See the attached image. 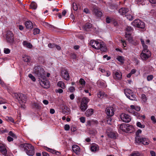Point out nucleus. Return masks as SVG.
I'll list each match as a JSON object with an SVG mask.
<instances>
[{
  "mask_svg": "<svg viewBox=\"0 0 156 156\" xmlns=\"http://www.w3.org/2000/svg\"><path fill=\"white\" fill-rule=\"evenodd\" d=\"M133 28L131 27L128 26L126 29V32L125 34V37L126 38V40L128 41L133 44L136 45L138 44V42L137 41L133 39V37L132 36L131 32L133 30Z\"/></svg>",
  "mask_w": 156,
  "mask_h": 156,
  "instance_id": "nucleus-1",
  "label": "nucleus"
},
{
  "mask_svg": "<svg viewBox=\"0 0 156 156\" xmlns=\"http://www.w3.org/2000/svg\"><path fill=\"white\" fill-rule=\"evenodd\" d=\"M90 45L95 49H100L102 51H105L107 48L105 44L103 42H99L94 40H91L90 42Z\"/></svg>",
  "mask_w": 156,
  "mask_h": 156,
  "instance_id": "nucleus-2",
  "label": "nucleus"
},
{
  "mask_svg": "<svg viewBox=\"0 0 156 156\" xmlns=\"http://www.w3.org/2000/svg\"><path fill=\"white\" fill-rule=\"evenodd\" d=\"M20 147L24 149L26 154L29 156H33L34 154V147L31 144H23L20 145Z\"/></svg>",
  "mask_w": 156,
  "mask_h": 156,
  "instance_id": "nucleus-3",
  "label": "nucleus"
},
{
  "mask_svg": "<svg viewBox=\"0 0 156 156\" xmlns=\"http://www.w3.org/2000/svg\"><path fill=\"white\" fill-rule=\"evenodd\" d=\"M13 97L20 105L25 104L27 101V98L25 95L22 93H15Z\"/></svg>",
  "mask_w": 156,
  "mask_h": 156,
  "instance_id": "nucleus-4",
  "label": "nucleus"
},
{
  "mask_svg": "<svg viewBox=\"0 0 156 156\" xmlns=\"http://www.w3.org/2000/svg\"><path fill=\"white\" fill-rule=\"evenodd\" d=\"M33 71L35 75L40 78H43L45 76V74L44 69L40 66H35Z\"/></svg>",
  "mask_w": 156,
  "mask_h": 156,
  "instance_id": "nucleus-5",
  "label": "nucleus"
},
{
  "mask_svg": "<svg viewBox=\"0 0 156 156\" xmlns=\"http://www.w3.org/2000/svg\"><path fill=\"white\" fill-rule=\"evenodd\" d=\"M135 140L138 144L141 143L144 145H147L149 144V140L146 138L141 136H137L135 138Z\"/></svg>",
  "mask_w": 156,
  "mask_h": 156,
  "instance_id": "nucleus-6",
  "label": "nucleus"
},
{
  "mask_svg": "<svg viewBox=\"0 0 156 156\" xmlns=\"http://www.w3.org/2000/svg\"><path fill=\"white\" fill-rule=\"evenodd\" d=\"M90 99L84 97L82 99L80 105V109L83 112L85 111L88 107L87 103Z\"/></svg>",
  "mask_w": 156,
  "mask_h": 156,
  "instance_id": "nucleus-7",
  "label": "nucleus"
},
{
  "mask_svg": "<svg viewBox=\"0 0 156 156\" xmlns=\"http://www.w3.org/2000/svg\"><path fill=\"white\" fill-rule=\"evenodd\" d=\"M131 25L135 27L141 29H144L145 27L144 23L141 21L139 19L134 20L131 23Z\"/></svg>",
  "mask_w": 156,
  "mask_h": 156,
  "instance_id": "nucleus-8",
  "label": "nucleus"
},
{
  "mask_svg": "<svg viewBox=\"0 0 156 156\" xmlns=\"http://www.w3.org/2000/svg\"><path fill=\"white\" fill-rule=\"evenodd\" d=\"M124 91L125 95L129 99L131 100H136V95L130 90L129 89H126L124 90Z\"/></svg>",
  "mask_w": 156,
  "mask_h": 156,
  "instance_id": "nucleus-9",
  "label": "nucleus"
},
{
  "mask_svg": "<svg viewBox=\"0 0 156 156\" xmlns=\"http://www.w3.org/2000/svg\"><path fill=\"white\" fill-rule=\"evenodd\" d=\"M151 55V52L149 50H143L140 57L143 60H146Z\"/></svg>",
  "mask_w": 156,
  "mask_h": 156,
  "instance_id": "nucleus-10",
  "label": "nucleus"
},
{
  "mask_svg": "<svg viewBox=\"0 0 156 156\" xmlns=\"http://www.w3.org/2000/svg\"><path fill=\"white\" fill-rule=\"evenodd\" d=\"M13 34L11 31H8L6 35L7 41L9 43H13L14 41Z\"/></svg>",
  "mask_w": 156,
  "mask_h": 156,
  "instance_id": "nucleus-11",
  "label": "nucleus"
},
{
  "mask_svg": "<svg viewBox=\"0 0 156 156\" xmlns=\"http://www.w3.org/2000/svg\"><path fill=\"white\" fill-rule=\"evenodd\" d=\"M127 11V10H118V12L120 13L121 15H125V16L129 20H132L134 19V16L128 13V11Z\"/></svg>",
  "mask_w": 156,
  "mask_h": 156,
  "instance_id": "nucleus-12",
  "label": "nucleus"
},
{
  "mask_svg": "<svg viewBox=\"0 0 156 156\" xmlns=\"http://www.w3.org/2000/svg\"><path fill=\"white\" fill-rule=\"evenodd\" d=\"M60 76L62 78L66 80H69V76L66 69H64L61 70Z\"/></svg>",
  "mask_w": 156,
  "mask_h": 156,
  "instance_id": "nucleus-13",
  "label": "nucleus"
},
{
  "mask_svg": "<svg viewBox=\"0 0 156 156\" xmlns=\"http://www.w3.org/2000/svg\"><path fill=\"white\" fill-rule=\"evenodd\" d=\"M121 120L125 122H129L131 120L130 116L128 115L122 113L120 115Z\"/></svg>",
  "mask_w": 156,
  "mask_h": 156,
  "instance_id": "nucleus-14",
  "label": "nucleus"
},
{
  "mask_svg": "<svg viewBox=\"0 0 156 156\" xmlns=\"http://www.w3.org/2000/svg\"><path fill=\"white\" fill-rule=\"evenodd\" d=\"M113 78L116 80H120L122 78V74L119 71H114L113 73Z\"/></svg>",
  "mask_w": 156,
  "mask_h": 156,
  "instance_id": "nucleus-15",
  "label": "nucleus"
},
{
  "mask_svg": "<svg viewBox=\"0 0 156 156\" xmlns=\"http://www.w3.org/2000/svg\"><path fill=\"white\" fill-rule=\"evenodd\" d=\"M105 111L107 116H112L114 114V110L112 107H107Z\"/></svg>",
  "mask_w": 156,
  "mask_h": 156,
  "instance_id": "nucleus-16",
  "label": "nucleus"
},
{
  "mask_svg": "<svg viewBox=\"0 0 156 156\" xmlns=\"http://www.w3.org/2000/svg\"><path fill=\"white\" fill-rule=\"evenodd\" d=\"M72 150L73 152L76 154L79 155L80 151L79 146L77 145H74L72 146Z\"/></svg>",
  "mask_w": 156,
  "mask_h": 156,
  "instance_id": "nucleus-17",
  "label": "nucleus"
},
{
  "mask_svg": "<svg viewBox=\"0 0 156 156\" xmlns=\"http://www.w3.org/2000/svg\"><path fill=\"white\" fill-rule=\"evenodd\" d=\"M41 85L44 88H48L49 87L50 84L47 80H41L40 82Z\"/></svg>",
  "mask_w": 156,
  "mask_h": 156,
  "instance_id": "nucleus-18",
  "label": "nucleus"
},
{
  "mask_svg": "<svg viewBox=\"0 0 156 156\" xmlns=\"http://www.w3.org/2000/svg\"><path fill=\"white\" fill-rule=\"evenodd\" d=\"M25 24L27 28L32 29L33 28V24L30 21H27L25 22Z\"/></svg>",
  "mask_w": 156,
  "mask_h": 156,
  "instance_id": "nucleus-19",
  "label": "nucleus"
},
{
  "mask_svg": "<svg viewBox=\"0 0 156 156\" xmlns=\"http://www.w3.org/2000/svg\"><path fill=\"white\" fill-rule=\"evenodd\" d=\"M0 151L4 155H5L7 153V150L5 146L2 143H0Z\"/></svg>",
  "mask_w": 156,
  "mask_h": 156,
  "instance_id": "nucleus-20",
  "label": "nucleus"
},
{
  "mask_svg": "<svg viewBox=\"0 0 156 156\" xmlns=\"http://www.w3.org/2000/svg\"><path fill=\"white\" fill-rule=\"evenodd\" d=\"M127 125L126 127V132L132 133L134 131V128L133 126L129 125L128 124H127Z\"/></svg>",
  "mask_w": 156,
  "mask_h": 156,
  "instance_id": "nucleus-21",
  "label": "nucleus"
},
{
  "mask_svg": "<svg viewBox=\"0 0 156 156\" xmlns=\"http://www.w3.org/2000/svg\"><path fill=\"white\" fill-rule=\"evenodd\" d=\"M99 70L102 73L103 75L107 76H109L111 75V73L108 71H106L105 69L100 68Z\"/></svg>",
  "mask_w": 156,
  "mask_h": 156,
  "instance_id": "nucleus-22",
  "label": "nucleus"
},
{
  "mask_svg": "<svg viewBox=\"0 0 156 156\" xmlns=\"http://www.w3.org/2000/svg\"><path fill=\"white\" fill-rule=\"evenodd\" d=\"M23 44L24 46L29 48H31L33 47L32 45L30 43L26 41H23Z\"/></svg>",
  "mask_w": 156,
  "mask_h": 156,
  "instance_id": "nucleus-23",
  "label": "nucleus"
},
{
  "mask_svg": "<svg viewBox=\"0 0 156 156\" xmlns=\"http://www.w3.org/2000/svg\"><path fill=\"white\" fill-rule=\"evenodd\" d=\"M99 149L98 146L96 144L92 145L90 147V150L92 152H95Z\"/></svg>",
  "mask_w": 156,
  "mask_h": 156,
  "instance_id": "nucleus-24",
  "label": "nucleus"
},
{
  "mask_svg": "<svg viewBox=\"0 0 156 156\" xmlns=\"http://www.w3.org/2000/svg\"><path fill=\"white\" fill-rule=\"evenodd\" d=\"M62 113L64 114H69L70 113V109L67 107H65L62 110Z\"/></svg>",
  "mask_w": 156,
  "mask_h": 156,
  "instance_id": "nucleus-25",
  "label": "nucleus"
},
{
  "mask_svg": "<svg viewBox=\"0 0 156 156\" xmlns=\"http://www.w3.org/2000/svg\"><path fill=\"white\" fill-rule=\"evenodd\" d=\"M93 13L94 15L97 17H101L102 15V12L100 10H93Z\"/></svg>",
  "mask_w": 156,
  "mask_h": 156,
  "instance_id": "nucleus-26",
  "label": "nucleus"
},
{
  "mask_svg": "<svg viewBox=\"0 0 156 156\" xmlns=\"http://www.w3.org/2000/svg\"><path fill=\"white\" fill-rule=\"evenodd\" d=\"M127 125V124L125 123H123L119 125V128L123 131L126 132V127Z\"/></svg>",
  "mask_w": 156,
  "mask_h": 156,
  "instance_id": "nucleus-27",
  "label": "nucleus"
},
{
  "mask_svg": "<svg viewBox=\"0 0 156 156\" xmlns=\"http://www.w3.org/2000/svg\"><path fill=\"white\" fill-rule=\"evenodd\" d=\"M93 113V110L92 109H89L86 111L85 113L87 117H90Z\"/></svg>",
  "mask_w": 156,
  "mask_h": 156,
  "instance_id": "nucleus-28",
  "label": "nucleus"
},
{
  "mask_svg": "<svg viewBox=\"0 0 156 156\" xmlns=\"http://www.w3.org/2000/svg\"><path fill=\"white\" fill-rule=\"evenodd\" d=\"M97 84L98 86L100 87H105L106 86L105 83L101 81H98Z\"/></svg>",
  "mask_w": 156,
  "mask_h": 156,
  "instance_id": "nucleus-29",
  "label": "nucleus"
},
{
  "mask_svg": "<svg viewBox=\"0 0 156 156\" xmlns=\"http://www.w3.org/2000/svg\"><path fill=\"white\" fill-rule=\"evenodd\" d=\"M37 5L34 2H32L30 5V8L32 9H35L37 8Z\"/></svg>",
  "mask_w": 156,
  "mask_h": 156,
  "instance_id": "nucleus-30",
  "label": "nucleus"
},
{
  "mask_svg": "<svg viewBox=\"0 0 156 156\" xmlns=\"http://www.w3.org/2000/svg\"><path fill=\"white\" fill-rule=\"evenodd\" d=\"M108 135L109 137L111 138H115L116 137V133L112 132L108 133Z\"/></svg>",
  "mask_w": 156,
  "mask_h": 156,
  "instance_id": "nucleus-31",
  "label": "nucleus"
},
{
  "mask_svg": "<svg viewBox=\"0 0 156 156\" xmlns=\"http://www.w3.org/2000/svg\"><path fill=\"white\" fill-rule=\"evenodd\" d=\"M57 85L62 89L65 88V85L64 83L62 81H59L57 83Z\"/></svg>",
  "mask_w": 156,
  "mask_h": 156,
  "instance_id": "nucleus-32",
  "label": "nucleus"
},
{
  "mask_svg": "<svg viewBox=\"0 0 156 156\" xmlns=\"http://www.w3.org/2000/svg\"><path fill=\"white\" fill-rule=\"evenodd\" d=\"M66 13V10H63L62 13H57V15L59 19H61L62 18V16H65Z\"/></svg>",
  "mask_w": 156,
  "mask_h": 156,
  "instance_id": "nucleus-33",
  "label": "nucleus"
},
{
  "mask_svg": "<svg viewBox=\"0 0 156 156\" xmlns=\"http://www.w3.org/2000/svg\"><path fill=\"white\" fill-rule=\"evenodd\" d=\"M92 27V25L90 23H86L83 26L84 29L87 30V29H90Z\"/></svg>",
  "mask_w": 156,
  "mask_h": 156,
  "instance_id": "nucleus-34",
  "label": "nucleus"
},
{
  "mask_svg": "<svg viewBox=\"0 0 156 156\" xmlns=\"http://www.w3.org/2000/svg\"><path fill=\"white\" fill-rule=\"evenodd\" d=\"M23 60L26 62H29L30 61V58L28 56H25L23 57Z\"/></svg>",
  "mask_w": 156,
  "mask_h": 156,
  "instance_id": "nucleus-35",
  "label": "nucleus"
},
{
  "mask_svg": "<svg viewBox=\"0 0 156 156\" xmlns=\"http://www.w3.org/2000/svg\"><path fill=\"white\" fill-rule=\"evenodd\" d=\"M117 59L122 63H123L124 59L123 57L121 56H118L117 58Z\"/></svg>",
  "mask_w": 156,
  "mask_h": 156,
  "instance_id": "nucleus-36",
  "label": "nucleus"
},
{
  "mask_svg": "<svg viewBox=\"0 0 156 156\" xmlns=\"http://www.w3.org/2000/svg\"><path fill=\"white\" fill-rule=\"evenodd\" d=\"M135 3L139 5L141 4L142 5L145 4V2L144 0H135Z\"/></svg>",
  "mask_w": 156,
  "mask_h": 156,
  "instance_id": "nucleus-37",
  "label": "nucleus"
},
{
  "mask_svg": "<svg viewBox=\"0 0 156 156\" xmlns=\"http://www.w3.org/2000/svg\"><path fill=\"white\" fill-rule=\"evenodd\" d=\"M130 107L131 108V109L132 110L134 109L137 111H139L140 110V108L137 106H135L133 105H131L130 106Z\"/></svg>",
  "mask_w": 156,
  "mask_h": 156,
  "instance_id": "nucleus-38",
  "label": "nucleus"
},
{
  "mask_svg": "<svg viewBox=\"0 0 156 156\" xmlns=\"http://www.w3.org/2000/svg\"><path fill=\"white\" fill-rule=\"evenodd\" d=\"M130 156H142L141 154L138 151H134L130 154Z\"/></svg>",
  "mask_w": 156,
  "mask_h": 156,
  "instance_id": "nucleus-39",
  "label": "nucleus"
},
{
  "mask_svg": "<svg viewBox=\"0 0 156 156\" xmlns=\"http://www.w3.org/2000/svg\"><path fill=\"white\" fill-rule=\"evenodd\" d=\"M141 97L142 101L144 103H145L147 101V98L146 95L144 94H142L141 95Z\"/></svg>",
  "mask_w": 156,
  "mask_h": 156,
  "instance_id": "nucleus-40",
  "label": "nucleus"
},
{
  "mask_svg": "<svg viewBox=\"0 0 156 156\" xmlns=\"http://www.w3.org/2000/svg\"><path fill=\"white\" fill-rule=\"evenodd\" d=\"M6 119L8 121L12 123H14V119L11 117L7 116L6 118Z\"/></svg>",
  "mask_w": 156,
  "mask_h": 156,
  "instance_id": "nucleus-41",
  "label": "nucleus"
},
{
  "mask_svg": "<svg viewBox=\"0 0 156 156\" xmlns=\"http://www.w3.org/2000/svg\"><path fill=\"white\" fill-rule=\"evenodd\" d=\"M79 83L83 86H84L86 82L83 79L80 78L79 80Z\"/></svg>",
  "mask_w": 156,
  "mask_h": 156,
  "instance_id": "nucleus-42",
  "label": "nucleus"
},
{
  "mask_svg": "<svg viewBox=\"0 0 156 156\" xmlns=\"http://www.w3.org/2000/svg\"><path fill=\"white\" fill-rule=\"evenodd\" d=\"M40 32V30L38 28H35L34 30L33 34L35 35L39 34Z\"/></svg>",
  "mask_w": 156,
  "mask_h": 156,
  "instance_id": "nucleus-43",
  "label": "nucleus"
},
{
  "mask_svg": "<svg viewBox=\"0 0 156 156\" xmlns=\"http://www.w3.org/2000/svg\"><path fill=\"white\" fill-rule=\"evenodd\" d=\"M136 125L137 126L140 128H144L145 127L144 125L141 124L140 122H139L136 123Z\"/></svg>",
  "mask_w": 156,
  "mask_h": 156,
  "instance_id": "nucleus-44",
  "label": "nucleus"
},
{
  "mask_svg": "<svg viewBox=\"0 0 156 156\" xmlns=\"http://www.w3.org/2000/svg\"><path fill=\"white\" fill-rule=\"evenodd\" d=\"M130 112L135 116H138L139 115V114L137 112H134L132 109H130Z\"/></svg>",
  "mask_w": 156,
  "mask_h": 156,
  "instance_id": "nucleus-45",
  "label": "nucleus"
},
{
  "mask_svg": "<svg viewBox=\"0 0 156 156\" xmlns=\"http://www.w3.org/2000/svg\"><path fill=\"white\" fill-rule=\"evenodd\" d=\"M104 93L101 91H99L98 94V96L99 98H102L103 97Z\"/></svg>",
  "mask_w": 156,
  "mask_h": 156,
  "instance_id": "nucleus-46",
  "label": "nucleus"
},
{
  "mask_svg": "<svg viewBox=\"0 0 156 156\" xmlns=\"http://www.w3.org/2000/svg\"><path fill=\"white\" fill-rule=\"evenodd\" d=\"M112 19L107 16L106 18V22L107 23H110L112 21Z\"/></svg>",
  "mask_w": 156,
  "mask_h": 156,
  "instance_id": "nucleus-47",
  "label": "nucleus"
},
{
  "mask_svg": "<svg viewBox=\"0 0 156 156\" xmlns=\"http://www.w3.org/2000/svg\"><path fill=\"white\" fill-rule=\"evenodd\" d=\"M153 75H148L147 76V80L148 81H150L151 80L153 79Z\"/></svg>",
  "mask_w": 156,
  "mask_h": 156,
  "instance_id": "nucleus-48",
  "label": "nucleus"
},
{
  "mask_svg": "<svg viewBox=\"0 0 156 156\" xmlns=\"http://www.w3.org/2000/svg\"><path fill=\"white\" fill-rule=\"evenodd\" d=\"M4 52L5 54H8L10 52V50L8 48H4Z\"/></svg>",
  "mask_w": 156,
  "mask_h": 156,
  "instance_id": "nucleus-49",
  "label": "nucleus"
},
{
  "mask_svg": "<svg viewBox=\"0 0 156 156\" xmlns=\"http://www.w3.org/2000/svg\"><path fill=\"white\" fill-rule=\"evenodd\" d=\"M91 122L92 123H93L94 124H97L98 123V122L97 120H92L91 121H88V124H89V125H90V126L91 125L90 124Z\"/></svg>",
  "mask_w": 156,
  "mask_h": 156,
  "instance_id": "nucleus-50",
  "label": "nucleus"
},
{
  "mask_svg": "<svg viewBox=\"0 0 156 156\" xmlns=\"http://www.w3.org/2000/svg\"><path fill=\"white\" fill-rule=\"evenodd\" d=\"M28 76L33 81H35L36 79L35 77L31 74H29L28 75Z\"/></svg>",
  "mask_w": 156,
  "mask_h": 156,
  "instance_id": "nucleus-51",
  "label": "nucleus"
},
{
  "mask_svg": "<svg viewBox=\"0 0 156 156\" xmlns=\"http://www.w3.org/2000/svg\"><path fill=\"white\" fill-rule=\"evenodd\" d=\"M6 103V101L2 98H0V104H5Z\"/></svg>",
  "mask_w": 156,
  "mask_h": 156,
  "instance_id": "nucleus-52",
  "label": "nucleus"
},
{
  "mask_svg": "<svg viewBox=\"0 0 156 156\" xmlns=\"http://www.w3.org/2000/svg\"><path fill=\"white\" fill-rule=\"evenodd\" d=\"M111 116H107V121L108 123L109 124H111V122L112 120Z\"/></svg>",
  "mask_w": 156,
  "mask_h": 156,
  "instance_id": "nucleus-53",
  "label": "nucleus"
},
{
  "mask_svg": "<svg viewBox=\"0 0 156 156\" xmlns=\"http://www.w3.org/2000/svg\"><path fill=\"white\" fill-rule=\"evenodd\" d=\"M73 10H78V8L76 3H73Z\"/></svg>",
  "mask_w": 156,
  "mask_h": 156,
  "instance_id": "nucleus-54",
  "label": "nucleus"
},
{
  "mask_svg": "<svg viewBox=\"0 0 156 156\" xmlns=\"http://www.w3.org/2000/svg\"><path fill=\"white\" fill-rule=\"evenodd\" d=\"M151 120L153 121V122L154 123H156V119L155 117L154 116H152L151 118Z\"/></svg>",
  "mask_w": 156,
  "mask_h": 156,
  "instance_id": "nucleus-55",
  "label": "nucleus"
},
{
  "mask_svg": "<svg viewBox=\"0 0 156 156\" xmlns=\"http://www.w3.org/2000/svg\"><path fill=\"white\" fill-rule=\"evenodd\" d=\"M55 44L54 43H49L48 45V47L50 48H53L55 47Z\"/></svg>",
  "mask_w": 156,
  "mask_h": 156,
  "instance_id": "nucleus-56",
  "label": "nucleus"
},
{
  "mask_svg": "<svg viewBox=\"0 0 156 156\" xmlns=\"http://www.w3.org/2000/svg\"><path fill=\"white\" fill-rule=\"evenodd\" d=\"M141 132H142V131L141 129H138L136 133V137H137V136H139V135L140 133H141Z\"/></svg>",
  "mask_w": 156,
  "mask_h": 156,
  "instance_id": "nucleus-57",
  "label": "nucleus"
},
{
  "mask_svg": "<svg viewBox=\"0 0 156 156\" xmlns=\"http://www.w3.org/2000/svg\"><path fill=\"white\" fill-rule=\"evenodd\" d=\"M121 43L122 44V45L124 47H126V41L124 40H121Z\"/></svg>",
  "mask_w": 156,
  "mask_h": 156,
  "instance_id": "nucleus-58",
  "label": "nucleus"
},
{
  "mask_svg": "<svg viewBox=\"0 0 156 156\" xmlns=\"http://www.w3.org/2000/svg\"><path fill=\"white\" fill-rule=\"evenodd\" d=\"M70 128L69 126V125L66 124L64 126V129L66 130H68Z\"/></svg>",
  "mask_w": 156,
  "mask_h": 156,
  "instance_id": "nucleus-59",
  "label": "nucleus"
},
{
  "mask_svg": "<svg viewBox=\"0 0 156 156\" xmlns=\"http://www.w3.org/2000/svg\"><path fill=\"white\" fill-rule=\"evenodd\" d=\"M149 2L152 4H155L156 5V0H149Z\"/></svg>",
  "mask_w": 156,
  "mask_h": 156,
  "instance_id": "nucleus-60",
  "label": "nucleus"
},
{
  "mask_svg": "<svg viewBox=\"0 0 156 156\" xmlns=\"http://www.w3.org/2000/svg\"><path fill=\"white\" fill-rule=\"evenodd\" d=\"M80 120L81 122L84 123L85 122V118L84 117H82L80 118Z\"/></svg>",
  "mask_w": 156,
  "mask_h": 156,
  "instance_id": "nucleus-61",
  "label": "nucleus"
},
{
  "mask_svg": "<svg viewBox=\"0 0 156 156\" xmlns=\"http://www.w3.org/2000/svg\"><path fill=\"white\" fill-rule=\"evenodd\" d=\"M55 91L56 92H58L59 94H61L62 93L63 90L61 89H58V90H56Z\"/></svg>",
  "mask_w": 156,
  "mask_h": 156,
  "instance_id": "nucleus-62",
  "label": "nucleus"
},
{
  "mask_svg": "<svg viewBox=\"0 0 156 156\" xmlns=\"http://www.w3.org/2000/svg\"><path fill=\"white\" fill-rule=\"evenodd\" d=\"M53 154H56L57 155H58V154H59V152L58 151H56L53 150L52 152L51 153Z\"/></svg>",
  "mask_w": 156,
  "mask_h": 156,
  "instance_id": "nucleus-63",
  "label": "nucleus"
},
{
  "mask_svg": "<svg viewBox=\"0 0 156 156\" xmlns=\"http://www.w3.org/2000/svg\"><path fill=\"white\" fill-rule=\"evenodd\" d=\"M42 156H49V154L47 152H43Z\"/></svg>",
  "mask_w": 156,
  "mask_h": 156,
  "instance_id": "nucleus-64",
  "label": "nucleus"
}]
</instances>
